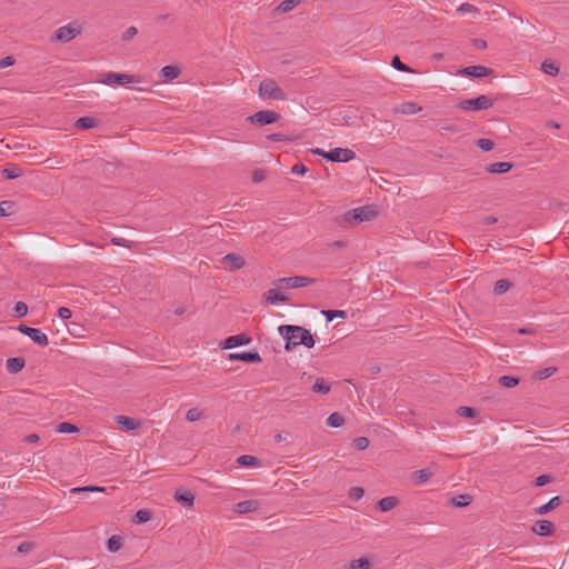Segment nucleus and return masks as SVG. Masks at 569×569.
Listing matches in <instances>:
<instances>
[{"mask_svg": "<svg viewBox=\"0 0 569 569\" xmlns=\"http://www.w3.org/2000/svg\"><path fill=\"white\" fill-rule=\"evenodd\" d=\"M258 508V502L254 500H244L234 505L233 510L237 513L243 515L254 511Z\"/></svg>", "mask_w": 569, "mask_h": 569, "instance_id": "nucleus-18", "label": "nucleus"}, {"mask_svg": "<svg viewBox=\"0 0 569 569\" xmlns=\"http://www.w3.org/2000/svg\"><path fill=\"white\" fill-rule=\"evenodd\" d=\"M378 507L381 511H389L391 510V496L385 497L379 500Z\"/></svg>", "mask_w": 569, "mask_h": 569, "instance_id": "nucleus-51", "label": "nucleus"}, {"mask_svg": "<svg viewBox=\"0 0 569 569\" xmlns=\"http://www.w3.org/2000/svg\"><path fill=\"white\" fill-rule=\"evenodd\" d=\"M266 178V172L261 169H258V170H254L253 171V174H252V181L258 183V182H261L262 180H264Z\"/></svg>", "mask_w": 569, "mask_h": 569, "instance_id": "nucleus-59", "label": "nucleus"}, {"mask_svg": "<svg viewBox=\"0 0 569 569\" xmlns=\"http://www.w3.org/2000/svg\"><path fill=\"white\" fill-rule=\"evenodd\" d=\"M264 299L268 305H276L277 302H286L288 298L276 289H270L264 292Z\"/></svg>", "mask_w": 569, "mask_h": 569, "instance_id": "nucleus-21", "label": "nucleus"}, {"mask_svg": "<svg viewBox=\"0 0 569 569\" xmlns=\"http://www.w3.org/2000/svg\"><path fill=\"white\" fill-rule=\"evenodd\" d=\"M512 163L510 162H493L487 166L486 171L489 173H506L510 171Z\"/></svg>", "mask_w": 569, "mask_h": 569, "instance_id": "nucleus-23", "label": "nucleus"}, {"mask_svg": "<svg viewBox=\"0 0 569 569\" xmlns=\"http://www.w3.org/2000/svg\"><path fill=\"white\" fill-rule=\"evenodd\" d=\"M432 476V471L428 468L420 469L411 473V480L415 485L420 486L427 482Z\"/></svg>", "mask_w": 569, "mask_h": 569, "instance_id": "nucleus-19", "label": "nucleus"}, {"mask_svg": "<svg viewBox=\"0 0 569 569\" xmlns=\"http://www.w3.org/2000/svg\"><path fill=\"white\" fill-rule=\"evenodd\" d=\"M541 70L550 76H557L559 73V66L551 59H547L541 63Z\"/></svg>", "mask_w": 569, "mask_h": 569, "instance_id": "nucleus-28", "label": "nucleus"}, {"mask_svg": "<svg viewBox=\"0 0 569 569\" xmlns=\"http://www.w3.org/2000/svg\"><path fill=\"white\" fill-rule=\"evenodd\" d=\"M116 421L126 431H131L139 427V422L136 419L127 416H117Z\"/></svg>", "mask_w": 569, "mask_h": 569, "instance_id": "nucleus-20", "label": "nucleus"}, {"mask_svg": "<svg viewBox=\"0 0 569 569\" xmlns=\"http://www.w3.org/2000/svg\"><path fill=\"white\" fill-rule=\"evenodd\" d=\"M58 316L61 318V319H69L72 317V311L71 309L67 308V307H60L58 309Z\"/></svg>", "mask_w": 569, "mask_h": 569, "instance_id": "nucleus-58", "label": "nucleus"}, {"mask_svg": "<svg viewBox=\"0 0 569 569\" xmlns=\"http://www.w3.org/2000/svg\"><path fill=\"white\" fill-rule=\"evenodd\" d=\"M14 64V59L11 56H7L0 59V69H4Z\"/></svg>", "mask_w": 569, "mask_h": 569, "instance_id": "nucleus-61", "label": "nucleus"}, {"mask_svg": "<svg viewBox=\"0 0 569 569\" xmlns=\"http://www.w3.org/2000/svg\"><path fill=\"white\" fill-rule=\"evenodd\" d=\"M161 74L166 80H173L179 77L180 69L176 66H164L161 69Z\"/></svg>", "mask_w": 569, "mask_h": 569, "instance_id": "nucleus-30", "label": "nucleus"}, {"mask_svg": "<svg viewBox=\"0 0 569 569\" xmlns=\"http://www.w3.org/2000/svg\"><path fill=\"white\" fill-rule=\"evenodd\" d=\"M553 530V523L549 520H537L532 526V531L538 536H550Z\"/></svg>", "mask_w": 569, "mask_h": 569, "instance_id": "nucleus-15", "label": "nucleus"}, {"mask_svg": "<svg viewBox=\"0 0 569 569\" xmlns=\"http://www.w3.org/2000/svg\"><path fill=\"white\" fill-rule=\"evenodd\" d=\"M560 502H561L560 497H558V496L552 497L547 503L538 507L536 509V513L546 515L549 511L556 509L560 505Z\"/></svg>", "mask_w": 569, "mask_h": 569, "instance_id": "nucleus-25", "label": "nucleus"}, {"mask_svg": "<svg viewBox=\"0 0 569 569\" xmlns=\"http://www.w3.org/2000/svg\"><path fill=\"white\" fill-rule=\"evenodd\" d=\"M3 174L7 179L12 180V179L19 178L22 174V171L18 167L6 168V169H3Z\"/></svg>", "mask_w": 569, "mask_h": 569, "instance_id": "nucleus-46", "label": "nucleus"}, {"mask_svg": "<svg viewBox=\"0 0 569 569\" xmlns=\"http://www.w3.org/2000/svg\"><path fill=\"white\" fill-rule=\"evenodd\" d=\"M111 243L114 246H120L124 248H131V242L124 238H112Z\"/></svg>", "mask_w": 569, "mask_h": 569, "instance_id": "nucleus-57", "label": "nucleus"}, {"mask_svg": "<svg viewBox=\"0 0 569 569\" xmlns=\"http://www.w3.org/2000/svg\"><path fill=\"white\" fill-rule=\"evenodd\" d=\"M104 487L99 486H86V487H76L70 490L71 493H81V492H104Z\"/></svg>", "mask_w": 569, "mask_h": 569, "instance_id": "nucleus-35", "label": "nucleus"}, {"mask_svg": "<svg viewBox=\"0 0 569 569\" xmlns=\"http://www.w3.org/2000/svg\"><path fill=\"white\" fill-rule=\"evenodd\" d=\"M138 33V29L136 27H129L123 33H122V40L129 41L133 39Z\"/></svg>", "mask_w": 569, "mask_h": 569, "instance_id": "nucleus-52", "label": "nucleus"}, {"mask_svg": "<svg viewBox=\"0 0 569 569\" xmlns=\"http://www.w3.org/2000/svg\"><path fill=\"white\" fill-rule=\"evenodd\" d=\"M393 69H396L398 71H405V72H411V73L415 72L411 68H409L407 64H405L398 56H393Z\"/></svg>", "mask_w": 569, "mask_h": 569, "instance_id": "nucleus-47", "label": "nucleus"}, {"mask_svg": "<svg viewBox=\"0 0 569 569\" xmlns=\"http://www.w3.org/2000/svg\"><path fill=\"white\" fill-rule=\"evenodd\" d=\"M420 110L421 107H419L416 102L408 101L398 106L395 111L401 114H415Z\"/></svg>", "mask_w": 569, "mask_h": 569, "instance_id": "nucleus-24", "label": "nucleus"}, {"mask_svg": "<svg viewBox=\"0 0 569 569\" xmlns=\"http://www.w3.org/2000/svg\"><path fill=\"white\" fill-rule=\"evenodd\" d=\"M498 382L500 386H502L505 388H513V387L518 386L519 379L516 377H512V376H501L498 379Z\"/></svg>", "mask_w": 569, "mask_h": 569, "instance_id": "nucleus-36", "label": "nucleus"}, {"mask_svg": "<svg viewBox=\"0 0 569 569\" xmlns=\"http://www.w3.org/2000/svg\"><path fill=\"white\" fill-rule=\"evenodd\" d=\"M458 415L465 418H475L477 417V411L471 407L461 406L457 410Z\"/></svg>", "mask_w": 569, "mask_h": 569, "instance_id": "nucleus-44", "label": "nucleus"}, {"mask_svg": "<svg viewBox=\"0 0 569 569\" xmlns=\"http://www.w3.org/2000/svg\"><path fill=\"white\" fill-rule=\"evenodd\" d=\"M311 389L316 393L326 395L330 391V386L327 385L322 378H318Z\"/></svg>", "mask_w": 569, "mask_h": 569, "instance_id": "nucleus-34", "label": "nucleus"}, {"mask_svg": "<svg viewBox=\"0 0 569 569\" xmlns=\"http://www.w3.org/2000/svg\"><path fill=\"white\" fill-rule=\"evenodd\" d=\"M477 146L483 151H490L493 149L495 143L490 139L482 138L477 141Z\"/></svg>", "mask_w": 569, "mask_h": 569, "instance_id": "nucleus-49", "label": "nucleus"}, {"mask_svg": "<svg viewBox=\"0 0 569 569\" xmlns=\"http://www.w3.org/2000/svg\"><path fill=\"white\" fill-rule=\"evenodd\" d=\"M96 124H97V120L91 117H81L74 123L76 128L82 129V130L91 129V128L96 127Z\"/></svg>", "mask_w": 569, "mask_h": 569, "instance_id": "nucleus-29", "label": "nucleus"}, {"mask_svg": "<svg viewBox=\"0 0 569 569\" xmlns=\"http://www.w3.org/2000/svg\"><path fill=\"white\" fill-rule=\"evenodd\" d=\"M279 333L286 339L284 349L287 351L302 345L307 348H313L315 339L311 332L300 326L282 325L279 327Z\"/></svg>", "mask_w": 569, "mask_h": 569, "instance_id": "nucleus-1", "label": "nucleus"}, {"mask_svg": "<svg viewBox=\"0 0 569 569\" xmlns=\"http://www.w3.org/2000/svg\"><path fill=\"white\" fill-rule=\"evenodd\" d=\"M457 12L460 14H466V13L477 14V13H479V9L471 3L465 2L457 8Z\"/></svg>", "mask_w": 569, "mask_h": 569, "instance_id": "nucleus-41", "label": "nucleus"}, {"mask_svg": "<svg viewBox=\"0 0 569 569\" xmlns=\"http://www.w3.org/2000/svg\"><path fill=\"white\" fill-rule=\"evenodd\" d=\"M17 329L41 347H47L49 345L48 336L40 329L32 328L27 325H19Z\"/></svg>", "mask_w": 569, "mask_h": 569, "instance_id": "nucleus-8", "label": "nucleus"}, {"mask_svg": "<svg viewBox=\"0 0 569 569\" xmlns=\"http://www.w3.org/2000/svg\"><path fill=\"white\" fill-rule=\"evenodd\" d=\"M39 439H40V438H39V436H38L37 433H30V435H28V436L24 438V440H26L27 442H29V443H34V442L39 441Z\"/></svg>", "mask_w": 569, "mask_h": 569, "instance_id": "nucleus-63", "label": "nucleus"}, {"mask_svg": "<svg viewBox=\"0 0 569 569\" xmlns=\"http://www.w3.org/2000/svg\"><path fill=\"white\" fill-rule=\"evenodd\" d=\"M363 495L365 490L361 487H351L348 493L349 498L355 501L361 499Z\"/></svg>", "mask_w": 569, "mask_h": 569, "instance_id": "nucleus-48", "label": "nucleus"}, {"mask_svg": "<svg viewBox=\"0 0 569 569\" xmlns=\"http://www.w3.org/2000/svg\"><path fill=\"white\" fill-rule=\"evenodd\" d=\"M307 170V167L302 162H298L292 167L291 172L298 176H303Z\"/></svg>", "mask_w": 569, "mask_h": 569, "instance_id": "nucleus-55", "label": "nucleus"}, {"mask_svg": "<svg viewBox=\"0 0 569 569\" xmlns=\"http://www.w3.org/2000/svg\"><path fill=\"white\" fill-rule=\"evenodd\" d=\"M370 567L371 561L366 557H361L359 559L351 560L343 567V569H370Z\"/></svg>", "mask_w": 569, "mask_h": 569, "instance_id": "nucleus-26", "label": "nucleus"}, {"mask_svg": "<svg viewBox=\"0 0 569 569\" xmlns=\"http://www.w3.org/2000/svg\"><path fill=\"white\" fill-rule=\"evenodd\" d=\"M26 366V360L22 357H11L7 359L6 368L9 373L16 375L20 372Z\"/></svg>", "mask_w": 569, "mask_h": 569, "instance_id": "nucleus-16", "label": "nucleus"}, {"mask_svg": "<svg viewBox=\"0 0 569 569\" xmlns=\"http://www.w3.org/2000/svg\"><path fill=\"white\" fill-rule=\"evenodd\" d=\"M299 0H283L278 7L277 11L281 13H286L291 11L297 4Z\"/></svg>", "mask_w": 569, "mask_h": 569, "instance_id": "nucleus-39", "label": "nucleus"}, {"mask_svg": "<svg viewBox=\"0 0 569 569\" xmlns=\"http://www.w3.org/2000/svg\"><path fill=\"white\" fill-rule=\"evenodd\" d=\"M326 422L331 428H339L343 425L345 418L339 412H332L329 415Z\"/></svg>", "mask_w": 569, "mask_h": 569, "instance_id": "nucleus-32", "label": "nucleus"}, {"mask_svg": "<svg viewBox=\"0 0 569 569\" xmlns=\"http://www.w3.org/2000/svg\"><path fill=\"white\" fill-rule=\"evenodd\" d=\"M82 24L73 20L66 26L58 28L50 37L51 42L68 43L82 33Z\"/></svg>", "mask_w": 569, "mask_h": 569, "instance_id": "nucleus-2", "label": "nucleus"}, {"mask_svg": "<svg viewBox=\"0 0 569 569\" xmlns=\"http://www.w3.org/2000/svg\"><path fill=\"white\" fill-rule=\"evenodd\" d=\"M510 282L506 279H500L495 283L493 291L496 295H502L507 292L510 288Z\"/></svg>", "mask_w": 569, "mask_h": 569, "instance_id": "nucleus-40", "label": "nucleus"}, {"mask_svg": "<svg viewBox=\"0 0 569 569\" xmlns=\"http://www.w3.org/2000/svg\"><path fill=\"white\" fill-rule=\"evenodd\" d=\"M33 547H34V545L32 542H28V541L21 542L18 546V552L26 553V552L30 551L31 549H33Z\"/></svg>", "mask_w": 569, "mask_h": 569, "instance_id": "nucleus-60", "label": "nucleus"}, {"mask_svg": "<svg viewBox=\"0 0 569 569\" xmlns=\"http://www.w3.org/2000/svg\"><path fill=\"white\" fill-rule=\"evenodd\" d=\"M551 479H552V478H551V476H549V475H541V476H539V477H537V478H536V480H535V485H536L537 487H542V486H545V485L549 483V482L551 481Z\"/></svg>", "mask_w": 569, "mask_h": 569, "instance_id": "nucleus-56", "label": "nucleus"}, {"mask_svg": "<svg viewBox=\"0 0 569 569\" xmlns=\"http://www.w3.org/2000/svg\"><path fill=\"white\" fill-rule=\"evenodd\" d=\"M355 223L359 224L365 221H370L377 216L375 206H362L351 209Z\"/></svg>", "mask_w": 569, "mask_h": 569, "instance_id": "nucleus-10", "label": "nucleus"}, {"mask_svg": "<svg viewBox=\"0 0 569 569\" xmlns=\"http://www.w3.org/2000/svg\"><path fill=\"white\" fill-rule=\"evenodd\" d=\"M316 282L315 278L303 277V276H293L288 278H280L276 281L278 286H284L287 288L297 289L313 284Z\"/></svg>", "mask_w": 569, "mask_h": 569, "instance_id": "nucleus-9", "label": "nucleus"}, {"mask_svg": "<svg viewBox=\"0 0 569 569\" xmlns=\"http://www.w3.org/2000/svg\"><path fill=\"white\" fill-rule=\"evenodd\" d=\"M17 204L10 200H3L0 202V217H8L16 212Z\"/></svg>", "mask_w": 569, "mask_h": 569, "instance_id": "nucleus-27", "label": "nucleus"}, {"mask_svg": "<svg viewBox=\"0 0 569 569\" xmlns=\"http://www.w3.org/2000/svg\"><path fill=\"white\" fill-rule=\"evenodd\" d=\"M498 221V219L496 217H486L483 220H482V223L483 224H493Z\"/></svg>", "mask_w": 569, "mask_h": 569, "instance_id": "nucleus-64", "label": "nucleus"}, {"mask_svg": "<svg viewBox=\"0 0 569 569\" xmlns=\"http://www.w3.org/2000/svg\"><path fill=\"white\" fill-rule=\"evenodd\" d=\"M556 368L553 367H548V368H545L543 370H540L538 373H537V377L539 379H547L549 378L550 376H552L555 372H556Z\"/></svg>", "mask_w": 569, "mask_h": 569, "instance_id": "nucleus-54", "label": "nucleus"}, {"mask_svg": "<svg viewBox=\"0 0 569 569\" xmlns=\"http://www.w3.org/2000/svg\"><path fill=\"white\" fill-rule=\"evenodd\" d=\"M311 152L332 162H348L355 159L356 157L355 151L348 148H335L330 151H325L320 148H316L312 149Z\"/></svg>", "mask_w": 569, "mask_h": 569, "instance_id": "nucleus-4", "label": "nucleus"}, {"mask_svg": "<svg viewBox=\"0 0 569 569\" xmlns=\"http://www.w3.org/2000/svg\"><path fill=\"white\" fill-rule=\"evenodd\" d=\"M250 342H251V338L248 335L239 333V335H234V336H230V337L226 338L221 342V347L223 349H232V348H236L239 346L249 345Z\"/></svg>", "mask_w": 569, "mask_h": 569, "instance_id": "nucleus-11", "label": "nucleus"}, {"mask_svg": "<svg viewBox=\"0 0 569 569\" xmlns=\"http://www.w3.org/2000/svg\"><path fill=\"white\" fill-rule=\"evenodd\" d=\"M369 443H370V441L366 437H358V438L353 439V446L358 450L367 449L369 447Z\"/></svg>", "mask_w": 569, "mask_h": 569, "instance_id": "nucleus-50", "label": "nucleus"}, {"mask_svg": "<svg viewBox=\"0 0 569 569\" xmlns=\"http://www.w3.org/2000/svg\"><path fill=\"white\" fill-rule=\"evenodd\" d=\"M99 81L103 84L116 87L126 86L129 83H137L140 81V78L136 74L104 72L100 74Z\"/></svg>", "mask_w": 569, "mask_h": 569, "instance_id": "nucleus-5", "label": "nucleus"}, {"mask_svg": "<svg viewBox=\"0 0 569 569\" xmlns=\"http://www.w3.org/2000/svg\"><path fill=\"white\" fill-rule=\"evenodd\" d=\"M229 360L232 361H243L248 363H259L261 362V357L258 351H241L233 352L229 355Z\"/></svg>", "mask_w": 569, "mask_h": 569, "instance_id": "nucleus-12", "label": "nucleus"}, {"mask_svg": "<svg viewBox=\"0 0 569 569\" xmlns=\"http://www.w3.org/2000/svg\"><path fill=\"white\" fill-rule=\"evenodd\" d=\"M202 418V412L198 408H191L186 413V419L190 422L198 421Z\"/></svg>", "mask_w": 569, "mask_h": 569, "instance_id": "nucleus-45", "label": "nucleus"}, {"mask_svg": "<svg viewBox=\"0 0 569 569\" xmlns=\"http://www.w3.org/2000/svg\"><path fill=\"white\" fill-rule=\"evenodd\" d=\"M174 499L184 507H192L194 503L193 493L187 490H177L174 492Z\"/></svg>", "mask_w": 569, "mask_h": 569, "instance_id": "nucleus-17", "label": "nucleus"}, {"mask_svg": "<svg viewBox=\"0 0 569 569\" xmlns=\"http://www.w3.org/2000/svg\"><path fill=\"white\" fill-rule=\"evenodd\" d=\"M493 106V99L481 94L473 99H466L458 102L457 107L463 111L487 110Z\"/></svg>", "mask_w": 569, "mask_h": 569, "instance_id": "nucleus-6", "label": "nucleus"}, {"mask_svg": "<svg viewBox=\"0 0 569 569\" xmlns=\"http://www.w3.org/2000/svg\"><path fill=\"white\" fill-rule=\"evenodd\" d=\"M321 313L326 317L327 321H332L336 318H347L345 310H322Z\"/></svg>", "mask_w": 569, "mask_h": 569, "instance_id": "nucleus-37", "label": "nucleus"}, {"mask_svg": "<svg viewBox=\"0 0 569 569\" xmlns=\"http://www.w3.org/2000/svg\"><path fill=\"white\" fill-rule=\"evenodd\" d=\"M268 140L270 141H274V142H278V141H286V140H289V138L282 133H272V134H269L267 137Z\"/></svg>", "mask_w": 569, "mask_h": 569, "instance_id": "nucleus-62", "label": "nucleus"}, {"mask_svg": "<svg viewBox=\"0 0 569 569\" xmlns=\"http://www.w3.org/2000/svg\"><path fill=\"white\" fill-rule=\"evenodd\" d=\"M471 502V497L469 495H459L452 499V503L456 507H465Z\"/></svg>", "mask_w": 569, "mask_h": 569, "instance_id": "nucleus-43", "label": "nucleus"}, {"mask_svg": "<svg viewBox=\"0 0 569 569\" xmlns=\"http://www.w3.org/2000/svg\"><path fill=\"white\" fill-rule=\"evenodd\" d=\"M14 311L19 317H23L28 312V306L22 301H18L14 306Z\"/></svg>", "mask_w": 569, "mask_h": 569, "instance_id": "nucleus-53", "label": "nucleus"}, {"mask_svg": "<svg viewBox=\"0 0 569 569\" xmlns=\"http://www.w3.org/2000/svg\"><path fill=\"white\" fill-rule=\"evenodd\" d=\"M259 97L264 100H288L287 93L278 86L277 81L272 78L264 79L259 86Z\"/></svg>", "mask_w": 569, "mask_h": 569, "instance_id": "nucleus-3", "label": "nucleus"}, {"mask_svg": "<svg viewBox=\"0 0 569 569\" xmlns=\"http://www.w3.org/2000/svg\"><path fill=\"white\" fill-rule=\"evenodd\" d=\"M336 222L341 228H352L357 226L355 223V218L352 217V211L348 210L345 213L336 217Z\"/></svg>", "mask_w": 569, "mask_h": 569, "instance_id": "nucleus-22", "label": "nucleus"}, {"mask_svg": "<svg viewBox=\"0 0 569 569\" xmlns=\"http://www.w3.org/2000/svg\"><path fill=\"white\" fill-rule=\"evenodd\" d=\"M122 546V539L120 536H111L107 540V548L110 552H117Z\"/></svg>", "mask_w": 569, "mask_h": 569, "instance_id": "nucleus-33", "label": "nucleus"}, {"mask_svg": "<svg viewBox=\"0 0 569 569\" xmlns=\"http://www.w3.org/2000/svg\"><path fill=\"white\" fill-rule=\"evenodd\" d=\"M459 73L462 76H469L475 78L486 77L492 73V69L483 67V66H469L461 70Z\"/></svg>", "mask_w": 569, "mask_h": 569, "instance_id": "nucleus-13", "label": "nucleus"}, {"mask_svg": "<svg viewBox=\"0 0 569 569\" xmlns=\"http://www.w3.org/2000/svg\"><path fill=\"white\" fill-rule=\"evenodd\" d=\"M280 119V114L276 111L271 110H261L258 111L247 118V121H249L252 124L256 126H267L277 122Z\"/></svg>", "mask_w": 569, "mask_h": 569, "instance_id": "nucleus-7", "label": "nucleus"}, {"mask_svg": "<svg viewBox=\"0 0 569 569\" xmlns=\"http://www.w3.org/2000/svg\"><path fill=\"white\" fill-rule=\"evenodd\" d=\"M151 518V513L150 511L146 510V509H140L138 510L134 516H133V521L136 523H146L147 521H149Z\"/></svg>", "mask_w": 569, "mask_h": 569, "instance_id": "nucleus-38", "label": "nucleus"}, {"mask_svg": "<svg viewBox=\"0 0 569 569\" xmlns=\"http://www.w3.org/2000/svg\"><path fill=\"white\" fill-rule=\"evenodd\" d=\"M238 465L242 467H257L259 466V459L254 456L242 455L237 459Z\"/></svg>", "mask_w": 569, "mask_h": 569, "instance_id": "nucleus-31", "label": "nucleus"}, {"mask_svg": "<svg viewBox=\"0 0 569 569\" xmlns=\"http://www.w3.org/2000/svg\"><path fill=\"white\" fill-rule=\"evenodd\" d=\"M222 262L223 264L229 269V270H238V269H241L246 261L244 259L237 254V253H228L226 254L223 258H222Z\"/></svg>", "mask_w": 569, "mask_h": 569, "instance_id": "nucleus-14", "label": "nucleus"}, {"mask_svg": "<svg viewBox=\"0 0 569 569\" xmlns=\"http://www.w3.org/2000/svg\"><path fill=\"white\" fill-rule=\"evenodd\" d=\"M57 431L62 433H73L78 432L79 429L77 426L69 423V422H61L57 426Z\"/></svg>", "mask_w": 569, "mask_h": 569, "instance_id": "nucleus-42", "label": "nucleus"}]
</instances>
